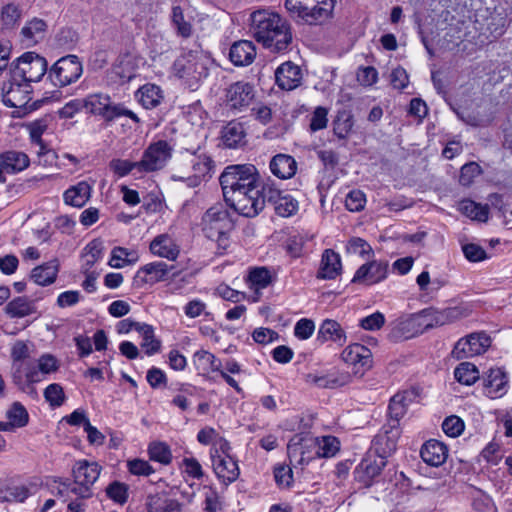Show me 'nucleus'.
<instances>
[{"instance_id": "nucleus-1", "label": "nucleus", "mask_w": 512, "mask_h": 512, "mask_svg": "<svg viewBox=\"0 0 512 512\" xmlns=\"http://www.w3.org/2000/svg\"><path fill=\"white\" fill-rule=\"evenodd\" d=\"M249 30L254 39L273 53H283L292 43L289 23L269 9L255 10L249 17Z\"/></svg>"}, {"instance_id": "nucleus-2", "label": "nucleus", "mask_w": 512, "mask_h": 512, "mask_svg": "<svg viewBox=\"0 0 512 512\" xmlns=\"http://www.w3.org/2000/svg\"><path fill=\"white\" fill-rule=\"evenodd\" d=\"M271 180L259 181L258 184L249 185L228 195L223 196L225 203L235 210L238 214L253 218L257 216L265 207L266 192Z\"/></svg>"}, {"instance_id": "nucleus-3", "label": "nucleus", "mask_w": 512, "mask_h": 512, "mask_svg": "<svg viewBox=\"0 0 512 512\" xmlns=\"http://www.w3.org/2000/svg\"><path fill=\"white\" fill-rule=\"evenodd\" d=\"M335 0H286L285 7L290 16L308 25L328 21L335 8Z\"/></svg>"}, {"instance_id": "nucleus-4", "label": "nucleus", "mask_w": 512, "mask_h": 512, "mask_svg": "<svg viewBox=\"0 0 512 512\" xmlns=\"http://www.w3.org/2000/svg\"><path fill=\"white\" fill-rule=\"evenodd\" d=\"M178 166L181 174H173L172 179L185 182L189 187H197L206 177L211 176L213 160L205 153L187 150L181 153Z\"/></svg>"}, {"instance_id": "nucleus-5", "label": "nucleus", "mask_w": 512, "mask_h": 512, "mask_svg": "<svg viewBox=\"0 0 512 512\" xmlns=\"http://www.w3.org/2000/svg\"><path fill=\"white\" fill-rule=\"evenodd\" d=\"M204 235L216 241L218 249L225 251L229 246V232L234 223L230 213L223 206H213L203 215L201 221Z\"/></svg>"}, {"instance_id": "nucleus-6", "label": "nucleus", "mask_w": 512, "mask_h": 512, "mask_svg": "<svg viewBox=\"0 0 512 512\" xmlns=\"http://www.w3.org/2000/svg\"><path fill=\"white\" fill-rule=\"evenodd\" d=\"M261 175L253 164H233L224 168L219 177L223 196L258 184Z\"/></svg>"}, {"instance_id": "nucleus-7", "label": "nucleus", "mask_w": 512, "mask_h": 512, "mask_svg": "<svg viewBox=\"0 0 512 512\" xmlns=\"http://www.w3.org/2000/svg\"><path fill=\"white\" fill-rule=\"evenodd\" d=\"M46 59L35 52H26L9 65V75L14 81H23L31 85L38 82L47 73Z\"/></svg>"}, {"instance_id": "nucleus-8", "label": "nucleus", "mask_w": 512, "mask_h": 512, "mask_svg": "<svg viewBox=\"0 0 512 512\" xmlns=\"http://www.w3.org/2000/svg\"><path fill=\"white\" fill-rule=\"evenodd\" d=\"M173 69L175 75L183 79L192 89L208 75L206 59L198 50H190L178 57L173 64Z\"/></svg>"}, {"instance_id": "nucleus-9", "label": "nucleus", "mask_w": 512, "mask_h": 512, "mask_svg": "<svg viewBox=\"0 0 512 512\" xmlns=\"http://www.w3.org/2000/svg\"><path fill=\"white\" fill-rule=\"evenodd\" d=\"M172 146L165 140L150 144L139 162H130V176L142 178V173L162 169L172 156Z\"/></svg>"}, {"instance_id": "nucleus-10", "label": "nucleus", "mask_w": 512, "mask_h": 512, "mask_svg": "<svg viewBox=\"0 0 512 512\" xmlns=\"http://www.w3.org/2000/svg\"><path fill=\"white\" fill-rule=\"evenodd\" d=\"M60 363L58 359L49 353L41 355L37 361V365L30 363L24 374L23 385H19L18 389L31 396L36 397L37 391L34 384L45 379L46 375H50L59 370Z\"/></svg>"}, {"instance_id": "nucleus-11", "label": "nucleus", "mask_w": 512, "mask_h": 512, "mask_svg": "<svg viewBox=\"0 0 512 512\" xmlns=\"http://www.w3.org/2000/svg\"><path fill=\"white\" fill-rule=\"evenodd\" d=\"M84 110L98 115L106 121H113L122 116H128V108L124 103L115 102L109 95L96 93L83 99Z\"/></svg>"}, {"instance_id": "nucleus-12", "label": "nucleus", "mask_w": 512, "mask_h": 512, "mask_svg": "<svg viewBox=\"0 0 512 512\" xmlns=\"http://www.w3.org/2000/svg\"><path fill=\"white\" fill-rule=\"evenodd\" d=\"M83 73L78 56L66 55L58 59L48 71V79L56 87H65L76 82Z\"/></svg>"}, {"instance_id": "nucleus-13", "label": "nucleus", "mask_w": 512, "mask_h": 512, "mask_svg": "<svg viewBox=\"0 0 512 512\" xmlns=\"http://www.w3.org/2000/svg\"><path fill=\"white\" fill-rule=\"evenodd\" d=\"M429 327H433L432 323L425 322V314L423 312L401 316L393 323L390 332V338L393 340L409 339L421 334Z\"/></svg>"}, {"instance_id": "nucleus-14", "label": "nucleus", "mask_w": 512, "mask_h": 512, "mask_svg": "<svg viewBox=\"0 0 512 512\" xmlns=\"http://www.w3.org/2000/svg\"><path fill=\"white\" fill-rule=\"evenodd\" d=\"M491 345V338L485 332L471 333L456 342L452 356L457 359L471 358L483 354Z\"/></svg>"}, {"instance_id": "nucleus-15", "label": "nucleus", "mask_w": 512, "mask_h": 512, "mask_svg": "<svg viewBox=\"0 0 512 512\" xmlns=\"http://www.w3.org/2000/svg\"><path fill=\"white\" fill-rule=\"evenodd\" d=\"M395 424L396 422L385 423L372 440L371 450L384 460L391 456L397 448L401 429Z\"/></svg>"}, {"instance_id": "nucleus-16", "label": "nucleus", "mask_w": 512, "mask_h": 512, "mask_svg": "<svg viewBox=\"0 0 512 512\" xmlns=\"http://www.w3.org/2000/svg\"><path fill=\"white\" fill-rule=\"evenodd\" d=\"M32 87L29 83L23 81H14L10 76L0 86L2 101L7 107L22 108L32 99L30 94Z\"/></svg>"}, {"instance_id": "nucleus-17", "label": "nucleus", "mask_w": 512, "mask_h": 512, "mask_svg": "<svg viewBox=\"0 0 512 512\" xmlns=\"http://www.w3.org/2000/svg\"><path fill=\"white\" fill-rule=\"evenodd\" d=\"M255 96L253 85L237 81L226 89V104L231 110L242 111L247 108Z\"/></svg>"}, {"instance_id": "nucleus-18", "label": "nucleus", "mask_w": 512, "mask_h": 512, "mask_svg": "<svg viewBox=\"0 0 512 512\" xmlns=\"http://www.w3.org/2000/svg\"><path fill=\"white\" fill-rule=\"evenodd\" d=\"M177 486L169 491L158 492L147 497L146 507L148 512H183V503L173 496H176Z\"/></svg>"}, {"instance_id": "nucleus-19", "label": "nucleus", "mask_w": 512, "mask_h": 512, "mask_svg": "<svg viewBox=\"0 0 512 512\" xmlns=\"http://www.w3.org/2000/svg\"><path fill=\"white\" fill-rule=\"evenodd\" d=\"M266 202L274 205V210L281 217H290L298 211V201L289 194H283L271 180L265 194Z\"/></svg>"}, {"instance_id": "nucleus-20", "label": "nucleus", "mask_w": 512, "mask_h": 512, "mask_svg": "<svg viewBox=\"0 0 512 512\" xmlns=\"http://www.w3.org/2000/svg\"><path fill=\"white\" fill-rule=\"evenodd\" d=\"M30 165L28 155L22 151L9 150L0 153V183H5L7 175L17 174Z\"/></svg>"}, {"instance_id": "nucleus-21", "label": "nucleus", "mask_w": 512, "mask_h": 512, "mask_svg": "<svg viewBox=\"0 0 512 512\" xmlns=\"http://www.w3.org/2000/svg\"><path fill=\"white\" fill-rule=\"evenodd\" d=\"M387 261H370L361 265L355 272L352 282L366 285L377 284L387 278Z\"/></svg>"}, {"instance_id": "nucleus-22", "label": "nucleus", "mask_w": 512, "mask_h": 512, "mask_svg": "<svg viewBox=\"0 0 512 512\" xmlns=\"http://www.w3.org/2000/svg\"><path fill=\"white\" fill-rule=\"evenodd\" d=\"M30 356V349L26 342L22 340L16 341L11 348L12 359V372L11 378L14 385L17 387L23 385L24 374L28 364L31 362H24Z\"/></svg>"}, {"instance_id": "nucleus-23", "label": "nucleus", "mask_w": 512, "mask_h": 512, "mask_svg": "<svg viewBox=\"0 0 512 512\" xmlns=\"http://www.w3.org/2000/svg\"><path fill=\"white\" fill-rule=\"evenodd\" d=\"M508 387V376L501 368H491L483 379V393L491 399L503 397Z\"/></svg>"}, {"instance_id": "nucleus-24", "label": "nucleus", "mask_w": 512, "mask_h": 512, "mask_svg": "<svg viewBox=\"0 0 512 512\" xmlns=\"http://www.w3.org/2000/svg\"><path fill=\"white\" fill-rule=\"evenodd\" d=\"M418 393L415 389L404 390L396 393L389 402L388 416L386 423L396 422V426L400 427V419L406 414L408 407L416 401Z\"/></svg>"}, {"instance_id": "nucleus-25", "label": "nucleus", "mask_w": 512, "mask_h": 512, "mask_svg": "<svg viewBox=\"0 0 512 512\" xmlns=\"http://www.w3.org/2000/svg\"><path fill=\"white\" fill-rule=\"evenodd\" d=\"M386 463V460L378 456L375 458L368 456L362 459L354 471L355 479L365 487H370L374 479L380 475Z\"/></svg>"}, {"instance_id": "nucleus-26", "label": "nucleus", "mask_w": 512, "mask_h": 512, "mask_svg": "<svg viewBox=\"0 0 512 512\" xmlns=\"http://www.w3.org/2000/svg\"><path fill=\"white\" fill-rule=\"evenodd\" d=\"M275 81L282 90H294L301 84L302 71L300 67L293 62H284L275 71Z\"/></svg>"}, {"instance_id": "nucleus-27", "label": "nucleus", "mask_w": 512, "mask_h": 512, "mask_svg": "<svg viewBox=\"0 0 512 512\" xmlns=\"http://www.w3.org/2000/svg\"><path fill=\"white\" fill-rule=\"evenodd\" d=\"M211 461L213 471L221 483L228 486L238 479L240 470L237 461L233 457L223 456L211 459Z\"/></svg>"}, {"instance_id": "nucleus-28", "label": "nucleus", "mask_w": 512, "mask_h": 512, "mask_svg": "<svg viewBox=\"0 0 512 512\" xmlns=\"http://www.w3.org/2000/svg\"><path fill=\"white\" fill-rule=\"evenodd\" d=\"M422 460L432 467H439L446 462L448 457L447 446L435 439L426 441L420 450Z\"/></svg>"}, {"instance_id": "nucleus-29", "label": "nucleus", "mask_w": 512, "mask_h": 512, "mask_svg": "<svg viewBox=\"0 0 512 512\" xmlns=\"http://www.w3.org/2000/svg\"><path fill=\"white\" fill-rule=\"evenodd\" d=\"M341 270L340 255L332 249L324 250L316 275L317 279L333 280L340 275Z\"/></svg>"}, {"instance_id": "nucleus-30", "label": "nucleus", "mask_w": 512, "mask_h": 512, "mask_svg": "<svg viewBox=\"0 0 512 512\" xmlns=\"http://www.w3.org/2000/svg\"><path fill=\"white\" fill-rule=\"evenodd\" d=\"M271 173L279 179H290L297 172V162L291 155L279 153L269 163Z\"/></svg>"}, {"instance_id": "nucleus-31", "label": "nucleus", "mask_w": 512, "mask_h": 512, "mask_svg": "<svg viewBox=\"0 0 512 512\" xmlns=\"http://www.w3.org/2000/svg\"><path fill=\"white\" fill-rule=\"evenodd\" d=\"M256 57V47L248 40H240L232 44L229 58L235 66H248Z\"/></svg>"}, {"instance_id": "nucleus-32", "label": "nucleus", "mask_w": 512, "mask_h": 512, "mask_svg": "<svg viewBox=\"0 0 512 512\" xmlns=\"http://www.w3.org/2000/svg\"><path fill=\"white\" fill-rule=\"evenodd\" d=\"M342 359L350 365H360L368 369L372 366V352L366 346L354 343L347 346L342 352Z\"/></svg>"}, {"instance_id": "nucleus-33", "label": "nucleus", "mask_w": 512, "mask_h": 512, "mask_svg": "<svg viewBox=\"0 0 512 512\" xmlns=\"http://www.w3.org/2000/svg\"><path fill=\"white\" fill-rule=\"evenodd\" d=\"M129 327L130 332H135L141 339L140 346L145 350L146 354L152 355L159 351L160 341L155 339L152 326L130 320Z\"/></svg>"}, {"instance_id": "nucleus-34", "label": "nucleus", "mask_w": 512, "mask_h": 512, "mask_svg": "<svg viewBox=\"0 0 512 512\" xmlns=\"http://www.w3.org/2000/svg\"><path fill=\"white\" fill-rule=\"evenodd\" d=\"M41 297L29 299L26 296H19L7 303L4 310L10 318H24L37 313L36 302Z\"/></svg>"}, {"instance_id": "nucleus-35", "label": "nucleus", "mask_w": 512, "mask_h": 512, "mask_svg": "<svg viewBox=\"0 0 512 512\" xmlns=\"http://www.w3.org/2000/svg\"><path fill=\"white\" fill-rule=\"evenodd\" d=\"M150 250L154 255L168 260H175L180 252L179 246L168 234L156 236L150 243Z\"/></svg>"}, {"instance_id": "nucleus-36", "label": "nucleus", "mask_w": 512, "mask_h": 512, "mask_svg": "<svg viewBox=\"0 0 512 512\" xmlns=\"http://www.w3.org/2000/svg\"><path fill=\"white\" fill-rule=\"evenodd\" d=\"M246 131L241 122L230 121L223 127L221 138L223 144L232 149L240 148L246 144Z\"/></svg>"}, {"instance_id": "nucleus-37", "label": "nucleus", "mask_w": 512, "mask_h": 512, "mask_svg": "<svg viewBox=\"0 0 512 512\" xmlns=\"http://www.w3.org/2000/svg\"><path fill=\"white\" fill-rule=\"evenodd\" d=\"M304 379L307 384L314 385L318 388L333 389L346 385L349 376L335 372L327 374L308 373L305 375Z\"/></svg>"}, {"instance_id": "nucleus-38", "label": "nucleus", "mask_w": 512, "mask_h": 512, "mask_svg": "<svg viewBox=\"0 0 512 512\" xmlns=\"http://www.w3.org/2000/svg\"><path fill=\"white\" fill-rule=\"evenodd\" d=\"M135 99L143 108L153 109L163 100V92L159 86L147 83L135 92Z\"/></svg>"}, {"instance_id": "nucleus-39", "label": "nucleus", "mask_w": 512, "mask_h": 512, "mask_svg": "<svg viewBox=\"0 0 512 512\" xmlns=\"http://www.w3.org/2000/svg\"><path fill=\"white\" fill-rule=\"evenodd\" d=\"M59 271L58 260L54 259L32 269L30 278L37 285L48 286L55 282Z\"/></svg>"}, {"instance_id": "nucleus-40", "label": "nucleus", "mask_w": 512, "mask_h": 512, "mask_svg": "<svg viewBox=\"0 0 512 512\" xmlns=\"http://www.w3.org/2000/svg\"><path fill=\"white\" fill-rule=\"evenodd\" d=\"M100 466L96 462L79 461L73 468L75 483H85L92 486L100 475Z\"/></svg>"}, {"instance_id": "nucleus-41", "label": "nucleus", "mask_w": 512, "mask_h": 512, "mask_svg": "<svg viewBox=\"0 0 512 512\" xmlns=\"http://www.w3.org/2000/svg\"><path fill=\"white\" fill-rule=\"evenodd\" d=\"M425 314V322L434 325H444L453 322L462 317V310L459 307H449L441 311L426 309L422 310Z\"/></svg>"}, {"instance_id": "nucleus-42", "label": "nucleus", "mask_w": 512, "mask_h": 512, "mask_svg": "<svg viewBox=\"0 0 512 512\" xmlns=\"http://www.w3.org/2000/svg\"><path fill=\"white\" fill-rule=\"evenodd\" d=\"M91 187L85 182H79L64 192V201L73 207L81 208L90 198Z\"/></svg>"}, {"instance_id": "nucleus-43", "label": "nucleus", "mask_w": 512, "mask_h": 512, "mask_svg": "<svg viewBox=\"0 0 512 512\" xmlns=\"http://www.w3.org/2000/svg\"><path fill=\"white\" fill-rule=\"evenodd\" d=\"M508 24V13L503 6L495 7L494 11L487 18V30L494 38L503 35Z\"/></svg>"}, {"instance_id": "nucleus-44", "label": "nucleus", "mask_w": 512, "mask_h": 512, "mask_svg": "<svg viewBox=\"0 0 512 512\" xmlns=\"http://www.w3.org/2000/svg\"><path fill=\"white\" fill-rule=\"evenodd\" d=\"M318 339L322 341H333L338 344H343L346 341V335L341 325L332 319H326L322 322L319 331Z\"/></svg>"}, {"instance_id": "nucleus-45", "label": "nucleus", "mask_w": 512, "mask_h": 512, "mask_svg": "<svg viewBox=\"0 0 512 512\" xmlns=\"http://www.w3.org/2000/svg\"><path fill=\"white\" fill-rule=\"evenodd\" d=\"M104 255V245L103 241L99 238L91 240L83 249L82 257L84 258V263L82 265L83 273H87V271L91 270L93 265L103 258Z\"/></svg>"}, {"instance_id": "nucleus-46", "label": "nucleus", "mask_w": 512, "mask_h": 512, "mask_svg": "<svg viewBox=\"0 0 512 512\" xmlns=\"http://www.w3.org/2000/svg\"><path fill=\"white\" fill-rule=\"evenodd\" d=\"M128 60L127 54L120 55L107 74L110 84L125 85L128 82Z\"/></svg>"}, {"instance_id": "nucleus-47", "label": "nucleus", "mask_w": 512, "mask_h": 512, "mask_svg": "<svg viewBox=\"0 0 512 512\" xmlns=\"http://www.w3.org/2000/svg\"><path fill=\"white\" fill-rule=\"evenodd\" d=\"M247 282L249 288L258 293L271 284V273L266 267H255L249 271Z\"/></svg>"}, {"instance_id": "nucleus-48", "label": "nucleus", "mask_w": 512, "mask_h": 512, "mask_svg": "<svg viewBox=\"0 0 512 512\" xmlns=\"http://www.w3.org/2000/svg\"><path fill=\"white\" fill-rule=\"evenodd\" d=\"M459 210L472 220H478L481 222H486L488 220V206H482L470 199L462 200L459 203Z\"/></svg>"}, {"instance_id": "nucleus-49", "label": "nucleus", "mask_w": 512, "mask_h": 512, "mask_svg": "<svg viewBox=\"0 0 512 512\" xmlns=\"http://www.w3.org/2000/svg\"><path fill=\"white\" fill-rule=\"evenodd\" d=\"M22 16V12L18 5L9 3L2 7L0 13V21L2 30L14 29Z\"/></svg>"}, {"instance_id": "nucleus-50", "label": "nucleus", "mask_w": 512, "mask_h": 512, "mask_svg": "<svg viewBox=\"0 0 512 512\" xmlns=\"http://www.w3.org/2000/svg\"><path fill=\"white\" fill-rule=\"evenodd\" d=\"M47 123L44 119L36 120L29 124V133H30V139L33 144H36L39 146V150L37 151V154L39 156L45 155L50 152L47 145L42 140V135L47 129Z\"/></svg>"}, {"instance_id": "nucleus-51", "label": "nucleus", "mask_w": 512, "mask_h": 512, "mask_svg": "<svg viewBox=\"0 0 512 512\" xmlns=\"http://www.w3.org/2000/svg\"><path fill=\"white\" fill-rule=\"evenodd\" d=\"M454 377L459 383L470 386L479 379V371L474 364L462 362L455 368Z\"/></svg>"}, {"instance_id": "nucleus-52", "label": "nucleus", "mask_w": 512, "mask_h": 512, "mask_svg": "<svg viewBox=\"0 0 512 512\" xmlns=\"http://www.w3.org/2000/svg\"><path fill=\"white\" fill-rule=\"evenodd\" d=\"M354 125L353 116L348 111H339L333 121V132L339 139H346Z\"/></svg>"}, {"instance_id": "nucleus-53", "label": "nucleus", "mask_w": 512, "mask_h": 512, "mask_svg": "<svg viewBox=\"0 0 512 512\" xmlns=\"http://www.w3.org/2000/svg\"><path fill=\"white\" fill-rule=\"evenodd\" d=\"M314 443L317 447L316 455L321 458L333 457L340 449V441L334 436H323Z\"/></svg>"}, {"instance_id": "nucleus-54", "label": "nucleus", "mask_w": 512, "mask_h": 512, "mask_svg": "<svg viewBox=\"0 0 512 512\" xmlns=\"http://www.w3.org/2000/svg\"><path fill=\"white\" fill-rule=\"evenodd\" d=\"M31 495L30 489L24 485L9 486L0 491L1 502L23 503Z\"/></svg>"}, {"instance_id": "nucleus-55", "label": "nucleus", "mask_w": 512, "mask_h": 512, "mask_svg": "<svg viewBox=\"0 0 512 512\" xmlns=\"http://www.w3.org/2000/svg\"><path fill=\"white\" fill-rule=\"evenodd\" d=\"M171 20L178 36L189 38L192 35V25L189 21L185 20L183 10L180 6H174L172 8Z\"/></svg>"}, {"instance_id": "nucleus-56", "label": "nucleus", "mask_w": 512, "mask_h": 512, "mask_svg": "<svg viewBox=\"0 0 512 512\" xmlns=\"http://www.w3.org/2000/svg\"><path fill=\"white\" fill-rule=\"evenodd\" d=\"M149 458L152 461L168 465L172 461V453L170 447L164 442H153L148 447Z\"/></svg>"}, {"instance_id": "nucleus-57", "label": "nucleus", "mask_w": 512, "mask_h": 512, "mask_svg": "<svg viewBox=\"0 0 512 512\" xmlns=\"http://www.w3.org/2000/svg\"><path fill=\"white\" fill-rule=\"evenodd\" d=\"M7 418L11 426L21 428L28 424L29 415L26 408L20 402H14L7 411Z\"/></svg>"}, {"instance_id": "nucleus-58", "label": "nucleus", "mask_w": 512, "mask_h": 512, "mask_svg": "<svg viewBox=\"0 0 512 512\" xmlns=\"http://www.w3.org/2000/svg\"><path fill=\"white\" fill-rule=\"evenodd\" d=\"M44 398L50 407L57 408L64 404L66 396L63 387L58 383L49 384L44 390Z\"/></svg>"}, {"instance_id": "nucleus-59", "label": "nucleus", "mask_w": 512, "mask_h": 512, "mask_svg": "<svg viewBox=\"0 0 512 512\" xmlns=\"http://www.w3.org/2000/svg\"><path fill=\"white\" fill-rule=\"evenodd\" d=\"M46 27L47 25L43 20L34 18L21 29V34L27 41H36V38L45 32Z\"/></svg>"}, {"instance_id": "nucleus-60", "label": "nucleus", "mask_w": 512, "mask_h": 512, "mask_svg": "<svg viewBox=\"0 0 512 512\" xmlns=\"http://www.w3.org/2000/svg\"><path fill=\"white\" fill-rule=\"evenodd\" d=\"M143 267L147 271L148 278L150 279V285H153L156 282L164 280L169 273V267L163 261L149 263Z\"/></svg>"}, {"instance_id": "nucleus-61", "label": "nucleus", "mask_w": 512, "mask_h": 512, "mask_svg": "<svg viewBox=\"0 0 512 512\" xmlns=\"http://www.w3.org/2000/svg\"><path fill=\"white\" fill-rule=\"evenodd\" d=\"M366 203L365 194L358 189L350 191L345 199V206L351 212H359L364 209Z\"/></svg>"}, {"instance_id": "nucleus-62", "label": "nucleus", "mask_w": 512, "mask_h": 512, "mask_svg": "<svg viewBox=\"0 0 512 512\" xmlns=\"http://www.w3.org/2000/svg\"><path fill=\"white\" fill-rule=\"evenodd\" d=\"M442 430L449 437H458L464 430V422L458 416H449L443 421Z\"/></svg>"}, {"instance_id": "nucleus-63", "label": "nucleus", "mask_w": 512, "mask_h": 512, "mask_svg": "<svg viewBox=\"0 0 512 512\" xmlns=\"http://www.w3.org/2000/svg\"><path fill=\"white\" fill-rule=\"evenodd\" d=\"M204 489H206L203 507L204 512H221L222 504L218 492L207 486H205Z\"/></svg>"}, {"instance_id": "nucleus-64", "label": "nucleus", "mask_w": 512, "mask_h": 512, "mask_svg": "<svg viewBox=\"0 0 512 512\" xmlns=\"http://www.w3.org/2000/svg\"><path fill=\"white\" fill-rule=\"evenodd\" d=\"M385 324V317L381 312H375L360 320L359 325L368 331H377Z\"/></svg>"}]
</instances>
